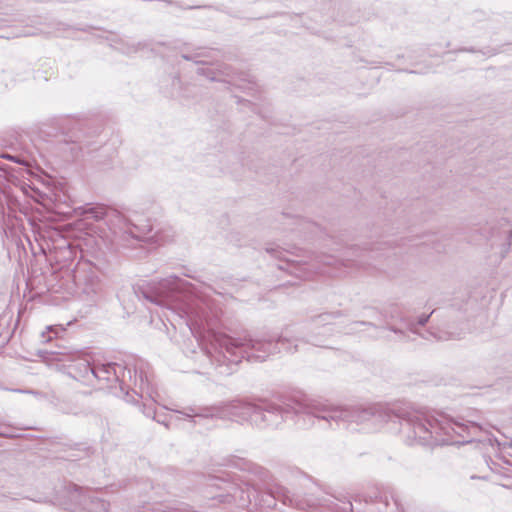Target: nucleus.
<instances>
[{
	"label": "nucleus",
	"instance_id": "f257e3e1",
	"mask_svg": "<svg viewBox=\"0 0 512 512\" xmlns=\"http://www.w3.org/2000/svg\"><path fill=\"white\" fill-rule=\"evenodd\" d=\"M311 403L306 400L289 398L283 400L280 404L270 402L266 399H257L255 401L233 400L222 406H212L204 408L187 407L184 410H174L197 424L198 419L206 418H225L228 416L237 418L239 421H248L251 424L265 428L267 426L277 425L279 419H286L291 415L309 413Z\"/></svg>",
	"mask_w": 512,
	"mask_h": 512
},
{
	"label": "nucleus",
	"instance_id": "f03ea898",
	"mask_svg": "<svg viewBox=\"0 0 512 512\" xmlns=\"http://www.w3.org/2000/svg\"><path fill=\"white\" fill-rule=\"evenodd\" d=\"M309 413L313 419L319 424H327L333 428V424L339 426L343 424H361L369 420L375 421H394L398 419L401 423V429L407 428L408 437H412L411 433L419 436L424 441L431 437V433L420 419V413L406 408L388 409L382 406H370L366 408H341L328 406L321 403H311Z\"/></svg>",
	"mask_w": 512,
	"mask_h": 512
},
{
	"label": "nucleus",
	"instance_id": "7ed1b4c3",
	"mask_svg": "<svg viewBox=\"0 0 512 512\" xmlns=\"http://www.w3.org/2000/svg\"><path fill=\"white\" fill-rule=\"evenodd\" d=\"M215 342L223 352V357L231 363H240L242 359L248 361H264L272 354L281 352V346H285L290 341L283 336L277 340L273 338H253L245 332L236 337L226 334L215 336Z\"/></svg>",
	"mask_w": 512,
	"mask_h": 512
},
{
	"label": "nucleus",
	"instance_id": "20e7f679",
	"mask_svg": "<svg viewBox=\"0 0 512 512\" xmlns=\"http://www.w3.org/2000/svg\"><path fill=\"white\" fill-rule=\"evenodd\" d=\"M420 419L425 424L428 431L431 433V437L427 441L421 439L418 435L413 434V438L418 440L422 445L438 446L445 445L454 442L453 434L459 436L462 440L459 443L471 442L482 430V427L476 422L462 423L455 420H450L446 426H440L436 421H430L426 419L420 413Z\"/></svg>",
	"mask_w": 512,
	"mask_h": 512
},
{
	"label": "nucleus",
	"instance_id": "39448f33",
	"mask_svg": "<svg viewBox=\"0 0 512 512\" xmlns=\"http://www.w3.org/2000/svg\"><path fill=\"white\" fill-rule=\"evenodd\" d=\"M182 280L176 276L159 282L140 281L133 285V292L138 299H144L154 305L174 309L179 299Z\"/></svg>",
	"mask_w": 512,
	"mask_h": 512
},
{
	"label": "nucleus",
	"instance_id": "423d86ee",
	"mask_svg": "<svg viewBox=\"0 0 512 512\" xmlns=\"http://www.w3.org/2000/svg\"><path fill=\"white\" fill-rule=\"evenodd\" d=\"M72 279L78 292L86 297V300L95 301L100 291L98 268L89 261L77 263L72 270Z\"/></svg>",
	"mask_w": 512,
	"mask_h": 512
},
{
	"label": "nucleus",
	"instance_id": "0eeeda50",
	"mask_svg": "<svg viewBox=\"0 0 512 512\" xmlns=\"http://www.w3.org/2000/svg\"><path fill=\"white\" fill-rule=\"evenodd\" d=\"M179 315L186 319L190 330L202 329L208 322V312L205 303L198 298H189L179 306Z\"/></svg>",
	"mask_w": 512,
	"mask_h": 512
},
{
	"label": "nucleus",
	"instance_id": "6e6552de",
	"mask_svg": "<svg viewBox=\"0 0 512 512\" xmlns=\"http://www.w3.org/2000/svg\"><path fill=\"white\" fill-rule=\"evenodd\" d=\"M73 491L70 493L71 501L79 505V512H108V503L96 496L89 490H84L75 484L71 485Z\"/></svg>",
	"mask_w": 512,
	"mask_h": 512
},
{
	"label": "nucleus",
	"instance_id": "1a4fd4ad",
	"mask_svg": "<svg viewBox=\"0 0 512 512\" xmlns=\"http://www.w3.org/2000/svg\"><path fill=\"white\" fill-rule=\"evenodd\" d=\"M69 362L68 376L85 385H93L94 363L87 355L78 352Z\"/></svg>",
	"mask_w": 512,
	"mask_h": 512
},
{
	"label": "nucleus",
	"instance_id": "9d476101",
	"mask_svg": "<svg viewBox=\"0 0 512 512\" xmlns=\"http://www.w3.org/2000/svg\"><path fill=\"white\" fill-rule=\"evenodd\" d=\"M118 369H121V366L116 363H94L93 383L95 381L111 382L114 380H118Z\"/></svg>",
	"mask_w": 512,
	"mask_h": 512
},
{
	"label": "nucleus",
	"instance_id": "9b49d317",
	"mask_svg": "<svg viewBox=\"0 0 512 512\" xmlns=\"http://www.w3.org/2000/svg\"><path fill=\"white\" fill-rule=\"evenodd\" d=\"M228 462L229 463L227 465L233 466L240 470L249 471L250 473L258 476L261 479H265L267 477V471L264 468L244 458H237L233 456L228 460Z\"/></svg>",
	"mask_w": 512,
	"mask_h": 512
},
{
	"label": "nucleus",
	"instance_id": "f8f14e48",
	"mask_svg": "<svg viewBox=\"0 0 512 512\" xmlns=\"http://www.w3.org/2000/svg\"><path fill=\"white\" fill-rule=\"evenodd\" d=\"M109 213H113V211L109 210L104 205H92L83 208L82 215L87 220L92 219L95 221H100L105 220Z\"/></svg>",
	"mask_w": 512,
	"mask_h": 512
},
{
	"label": "nucleus",
	"instance_id": "ddd939ff",
	"mask_svg": "<svg viewBox=\"0 0 512 512\" xmlns=\"http://www.w3.org/2000/svg\"><path fill=\"white\" fill-rule=\"evenodd\" d=\"M50 353L56 356H63L64 358H57L59 361H70L78 352H73L70 347L64 345H57L56 350H51Z\"/></svg>",
	"mask_w": 512,
	"mask_h": 512
},
{
	"label": "nucleus",
	"instance_id": "4468645a",
	"mask_svg": "<svg viewBox=\"0 0 512 512\" xmlns=\"http://www.w3.org/2000/svg\"><path fill=\"white\" fill-rule=\"evenodd\" d=\"M342 316L341 311H335L331 313H322L312 318V321L319 324H330L333 319L339 318Z\"/></svg>",
	"mask_w": 512,
	"mask_h": 512
},
{
	"label": "nucleus",
	"instance_id": "2eb2a0df",
	"mask_svg": "<svg viewBox=\"0 0 512 512\" xmlns=\"http://www.w3.org/2000/svg\"><path fill=\"white\" fill-rule=\"evenodd\" d=\"M511 244H512V230L509 231L508 235H507V242L504 244L503 246V250H502V257H506V255L509 253V249L511 247Z\"/></svg>",
	"mask_w": 512,
	"mask_h": 512
},
{
	"label": "nucleus",
	"instance_id": "dca6fc26",
	"mask_svg": "<svg viewBox=\"0 0 512 512\" xmlns=\"http://www.w3.org/2000/svg\"><path fill=\"white\" fill-rule=\"evenodd\" d=\"M266 251L274 257L283 259L282 258L283 251L279 247H267Z\"/></svg>",
	"mask_w": 512,
	"mask_h": 512
},
{
	"label": "nucleus",
	"instance_id": "f3484780",
	"mask_svg": "<svg viewBox=\"0 0 512 512\" xmlns=\"http://www.w3.org/2000/svg\"><path fill=\"white\" fill-rule=\"evenodd\" d=\"M434 313V311H432L430 314L426 315V314H423L421 316L418 317L417 319V325L419 326H424L428 321H429V318L431 317V315Z\"/></svg>",
	"mask_w": 512,
	"mask_h": 512
},
{
	"label": "nucleus",
	"instance_id": "a211bd4d",
	"mask_svg": "<svg viewBox=\"0 0 512 512\" xmlns=\"http://www.w3.org/2000/svg\"><path fill=\"white\" fill-rule=\"evenodd\" d=\"M1 157L11 160L18 164H26L25 161L21 160L19 156L9 155V154H2Z\"/></svg>",
	"mask_w": 512,
	"mask_h": 512
},
{
	"label": "nucleus",
	"instance_id": "6ab92c4d",
	"mask_svg": "<svg viewBox=\"0 0 512 512\" xmlns=\"http://www.w3.org/2000/svg\"><path fill=\"white\" fill-rule=\"evenodd\" d=\"M279 269L288 270L289 268H294V262L290 260H285V265H279Z\"/></svg>",
	"mask_w": 512,
	"mask_h": 512
},
{
	"label": "nucleus",
	"instance_id": "aec40b11",
	"mask_svg": "<svg viewBox=\"0 0 512 512\" xmlns=\"http://www.w3.org/2000/svg\"><path fill=\"white\" fill-rule=\"evenodd\" d=\"M352 325H354V326L363 325V326H370L373 328H377V326L375 324H373L372 322H368V321H355L352 323Z\"/></svg>",
	"mask_w": 512,
	"mask_h": 512
},
{
	"label": "nucleus",
	"instance_id": "412c9836",
	"mask_svg": "<svg viewBox=\"0 0 512 512\" xmlns=\"http://www.w3.org/2000/svg\"><path fill=\"white\" fill-rule=\"evenodd\" d=\"M153 419L155 421H157L158 423L160 424H163L165 425L166 427H168V422L166 421V416L164 417H159V416H156V414L153 415Z\"/></svg>",
	"mask_w": 512,
	"mask_h": 512
},
{
	"label": "nucleus",
	"instance_id": "4be33fe9",
	"mask_svg": "<svg viewBox=\"0 0 512 512\" xmlns=\"http://www.w3.org/2000/svg\"><path fill=\"white\" fill-rule=\"evenodd\" d=\"M283 491L282 488H276L275 490L271 491V495L273 496L274 499H277L278 498V495H280V493Z\"/></svg>",
	"mask_w": 512,
	"mask_h": 512
},
{
	"label": "nucleus",
	"instance_id": "5701e85b",
	"mask_svg": "<svg viewBox=\"0 0 512 512\" xmlns=\"http://www.w3.org/2000/svg\"><path fill=\"white\" fill-rule=\"evenodd\" d=\"M238 489H239V490H241L242 492H244V490L242 489V487L240 486V484H238V483H232V484H231V490H230L229 492H231V491H234V492H235V491H236V490H238Z\"/></svg>",
	"mask_w": 512,
	"mask_h": 512
},
{
	"label": "nucleus",
	"instance_id": "b1692460",
	"mask_svg": "<svg viewBox=\"0 0 512 512\" xmlns=\"http://www.w3.org/2000/svg\"><path fill=\"white\" fill-rule=\"evenodd\" d=\"M388 329H389V330H391V331H393V332H394V333H396V334L401 335V336H404V335H405V333H404L402 330L397 329V328H396V327H394V326H391V327H389Z\"/></svg>",
	"mask_w": 512,
	"mask_h": 512
},
{
	"label": "nucleus",
	"instance_id": "393cba45",
	"mask_svg": "<svg viewBox=\"0 0 512 512\" xmlns=\"http://www.w3.org/2000/svg\"><path fill=\"white\" fill-rule=\"evenodd\" d=\"M144 414L147 416V417H152L153 418V415L156 414L155 411L153 410V408H148L147 410H144Z\"/></svg>",
	"mask_w": 512,
	"mask_h": 512
},
{
	"label": "nucleus",
	"instance_id": "a878e982",
	"mask_svg": "<svg viewBox=\"0 0 512 512\" xmlns=\"http://www.w3.org/2000/svg\"><path fill=\"white\" fill-rule=\"evenodd\" d=\"M139 378H140L141 384H143L144 381H146L148 383L147 375H145L142 371L140 372Z\"/></svg>",
	"mask_w": 512,
	"mask_h": 512
},
{
	"label": "nucleus",
	"instance_id": "bb28decb",
	"mask_svg": "<svg viewBox=\"0 0 512 512\" xmlns=\"http://www.w3.org/2000/svg\"><path fill=\"white\" fill-rule=\"evenodd\" d=\"M297 344L294 345V348H292L291 346H286L284 349L288 352H296L297 351Z\"/></svg>",
	"mask_w": 512,
	"mask_h": 512
},
{
	"label": "nucleus",
	"instance_id": "cd10ccee",
	"mask_svg": "<svg viewBox=\"0 0 512 512\" xmlns=\"http://www.w3.org/2000/svg\"><path fill=\"white\" fill-rule=\"evenodd\" d=\"M347 504H348V507L345 508L344 510L345 511H352L353 506H352V502H351L350 498L347 499Z\"/></svg>",
	"mask_w": 512,
	"mask_h": 512
},
{
	"label": "nucleus",
	"instance_id": "c85d7f7f",
	"mask_svg": "<svg viewBox=\"0 0 512 512\" xmlns=\"http://www.w3.org/2000/svg\"><path fill=\"white\" fill-rule=\"evenodd\" d=\"M182 58L187 60V61L194 60V57L192 55H189V54H182Z\"/></svg>",
	"mask_w": 512,
	"mask_h": 512
},
{
	"label": "nucleus",
	"instance_id": "c756f323",
	"mask_svg": "<svg viewBox=\"0 0 512 512\" xmlns=\"http://www.w3.org/2000/svg\"><path fill=\"white\" fill-rule=\"evenodd\" d=\"M459 51L474 53V52H475V49H474V48H462V49H460Z\"/></svg>",
	"mask_w": 512,
	"mask_h": 512
},
{
	"label": "nucleus",
	"instance_id": "7c9ffc66",
	"mask_svg": "<svg viewBox=\"0 0 512 512\" xmlns=\"http://www.w3.org/2000/svg\"><path fill=\"white\" fill-rule=\"evenodd\" d=\"M338 501H341V502H344V500H346V497L343 496V495H339V496H334Z\"/></svg>",
	"mask_w": 512,
	"mask_h": 512
},
{
	"label": "nucleus",
	"instance_id": "2f4dec72",
	"mask_svg": "<svg viewBox=\"0 0 512 512\" xmlns=\"http://www.w3.org/2000/svg\"><path fill=\"white\" fill-rule=\"evenodd\" d=\"M391 497H392V499L394 500V503H395V505L397 506V508H398V509H400V504H399V502H398V499H397V498H395L393 495H392Z\"/></svg>",
	"mask_w": 512,
	"mask_h": 512
},
{
	"label": "nucleus",
	"instance_id": "473e14b6",
	"mask_svg": "<svg viewBox=\"0 0 512 512\" xmlns=\"http://www.w3.org/2000/svg\"><path fill=\"white\" fill-rule=\"evenodd\" d=\"M409 327H410V329H411L412 331H414V329H415V323H410V324H409Z\"/></svg>",
	"mask_w": 512,
	"mask_h": 512
},
{
	"label": "nucleus",
	"instance_id": "72a5a7b5",
	"mask_svg": "<svg viewBox=\"0 0 512 512\" xmlns=\"http://www.w3.org/2000/svg\"><path fill=\"white\" fill-rule=\"evenodd\" d=\"M199 74H204V69H198Z\"/></svg>",
	"mask_w": 512,
	"mask_h": 512
},
{
	"label": "nucleus",
	"instance_id": "f704fd0d",
	"mask_svg": "<svg viewBox=\"0 0 512 512\" xmlns=\"http://www.w3.org/2000/svg\"><path fill=\"white\" fill-rule=\"evenodd\" d=\"M47 329H48V333H50V332H52L54 330L53 327H51V326L48 327Z\"/></svg>",
	"mask_w": 512,
	"mask_h": 512
},
{
	"label": "nucleus",
	"instance_id": "c9c22d12",
	"mask_svg": "<svg viewBox=\"0 0 512 512\" xmlns=\"http://www.w3.org/2000/svg\"><path fill=\"white\" fill-rule=\"evenodd\" d=\"M358 500L360 501V496H359V495H357L356 497H354V501H358Z\"/></svg>",
	"mask_w": 512,
	"mask_h": 512
},
{
	"label": "nucleus",
	"instance_id": "e433bc0d",
	"mask_svg": "<svg viewBox=\"0 0 512 512\" xmlns=\"http://www.w3.org/2000/svg\"><path fill=\"white\" fill-rule=\"evenodd\" d=\"M188 8L189 9H195V8H199V6H189Z\"/></svg>",
	"mask_w": 512,
	"mask_h": 512
},
{
	"label": "nucleus",
	"instance_id": "4c0bfd02",
	"mask_svg": "<svg viewBox=\"0 0 512 512\" xmlns=\"http://www.w3.org/2000/svg\"><path fill=\"white\" fill-rule=\"evenodd\" d=\"M364 501H365V502H368V499H367V498H364ZM369 501H373L372 497H370Z\"/></svg>",
	"mask_w": 512,
	"mask_h": 512
},
{
	"label": "nucleus",
	"instance_id": "58836bf2",
	"mask_svg": "<svg viewBox=\"0 0 512 512\" xmlns=\"http://www.w3.org/2000/svg\"><path fill=\"white\" fill-rule=\"evenodd\" d=\"M380 501H383L382 497H380ZM384 502L387 504V498L385 497Z\"/></svg>",
	"mask_w": 512,
	"mask_h": 512
},
{
	"label": "nucleus",
	"instance_id": "ea45409f",
	"mask_svg": "<svg viewBox=\"0 0 512 512\" xmlns=\"http://www.w3.org/2000/svg\"><path fill=\"white\" fill-rule=\"evenodd\" d=\"M72 142H78V138L71 139Z\"/></svg>",
	"mask_w": 512,
	"mask_h": 512
},
{
	"label": "nucleus",
	"instance_id": "a19ab883",
	"mask_svg": "<svg viewBox=\"0 0 512 512\" xmlns=\"http://www.w3.org/2000/svg\"><path fill=\"white\" fill-rule=\"evenodd\" d=\"M510 251H512V243H511V247H510V249H509V252H510Z\"/></svg>",
	"mask_w": 512,
	"mask_h": 512
},
{
	"label": "nucleus",
	"instance_id": "79ce46f5",
	"mask_svg": "<svg viewBox=\"0 0 512 512\" xmlns=\"http://www.w3.org/2000/svg\"><path fill=\"white\" fill-rule=\"evenodd\" d=\"M511 446H512V443H511Z\"/></svg>",
	"mask_w": 512,
	"mask_h": 512
}]
</instances>
